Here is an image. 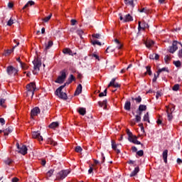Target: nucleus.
Listing matches in <instances>:
<instances>
[{
	"mask_svg": "<svg viewBox=\"0 0 182 182\" xmlns=\"http://www.w3.org/2000/svg\"><path fill=\"white\" fill-rule=\"evenodd\" d=\"M26 96L33 97L35 90H36V84L35 82H30L26 85Z\"/></svg>",
	"mask_w": 182,
	"mask_h": 182,
	"instance_id": "1",
	"label": "nucleus"
},
{
	"mask_svg": "<svg viewBox=\"0 0 182 182\" xmlns=\"http://www.w3.org/2000/svg\"><path fill=\"white\" fill-rule=\"evenodd\" d=\"M126 132H127V134L128 136L129 141H131V143H133L134 144H141V146H143L141 142H140V141L137 140V136L133 135V133H132V132H130V129H127L126 130Z\"/></svg>",
	"mask_w": 182,
	"mask_h": 182,
	"instance_id": "2",
	"label": "nucleus"
},
{
	"mask_svg": "<svg viewBox=\"0 0 182 182\" xmlns=\"http://www.w3.org/2000/svg\"><path fill=\"white\" fill-rule=\"evenodd\" d=\"M66 84L61 85L55 91V95L60 99H63L64 100H66L68 99V95H66L65 92H62Z\"/></svg>",
	"mask_w": 182,
	"mask_h": 182,
	"instance_id": "3",
	"label": "nucleus"
},
{
	"mask_svg": "<svg viewBox=\"0 0 182 182\" xmlns=\"http://www.w3.org/2000/svg\"><path fill=\"white\" fill-rule=\"evenodd\" d=\"M33 63L34 65L33 73V75H38L39 70H41L40 68L42 66V62L39 59L36 58L33 60Z\"/></svg>",
	"mask_w": 182,
	"mask_h": 182,
	"instance_id": "4",
	"label": "nucleus"
},
{
	"mask_svg": "<svg viewBox=\"0 0 182 182\" xmlns=\"http://www.w3.org/2000/svg\"><path fill=\"white\" fill-rule=\"evenodd\" d=\"M66 70H63L60 72V75H59L57 79L55 80V83H59L60 85H62L63 82L66 80Z\"/></svg>",
	"mask_w": 182,
	"mask_h": 182,
	"instance_id": "5",
	"label": "nucleus"
},
{
	"mask_svg": "<svg viewBox=\"0 0 182 182\" xmlns=\"http://www.w3.org/2000/svg\"><path fill=\"white\" fill-rule=\"evenodd\" d=\"M70 173V171L69 170H62L57 173L56 180H64Z\"/></svg>",
	"mask_w": 182,
	"mask_h": 182,
	"instance_id": "6",
	"label": "nucleus"
},
{
	"mask_svg": "<svg viewBox=\"0 0 182 182\" xmlns=\"http://www.w3.org/2000/svg\"><path fill=\"white\" fill-rule=\"evenodd\" d=\"M6 72H7V75H9V76H16V75H18V72H19V70H17L16 68H15L12 65H9L6 68Z\"/></svg>",
	"mask_w": 182,
	"mask_h": 182,
	"instance_id": "7",
	"label": "nucleus"
},
{
	"mask_svg": "<svg viewBox=\"0 0 182 182\" xmlns=\"http://www.w3.org/2000/svg\"><path fill=\"white\" fill-rule=\"evenodd\" d=\"M176 109L174 105H169L166 107V113L168 117V120L171 122L173 120V112Z\"/></svg>",
	"mask_w": 182,
	"mask_h": 182,
	"instance_id": "8",
	"label": "nucleus"
},
{
	"mask_svg": "<svg viewBox=\"0 0 182 182\" xmlns=\"http://www.w3.org/2000/svg\"><path fill=\"white\" fill-rule=\"evenodd\" d=\"M16 147L18 149V153H20V154H22L23 156L28 154V148L26 146L22 145L21 147H19V143H17Z\"/></svg>",
	"mask_w": 182,
	"mask_h": 182,
	"instance_id": "9",
	"label": "nucleus"
},
{
	"mask_svg": "<svg viewBox=\"0 0 182 182\" xmlns=\"http://www.w3.org/2000/svg\"><path fill=\"white\" fill-rule=\"evenodd\" d=\"M178 44L181 45V43H179L177 41H173L172 46L169 48L170 53H174V52L178 49V47L177 46Z\"/></svg>",
	"mask_w": 182,
	"mask_h": 182,
	"instance_id": "10",
	"label": "nucleus"
},
{
	"mask_svg": "<svg viewBox=\"0 0 182 182\" xmlns=\"http://www.w3.org/2000/svg\"><path fill=\"white\" fill-rule=\"evenodd\" d=\"M138 25V31H146L149 28V24L145 21H139Z\"/></svg>",
	"mask_w": 182,
	"mask_h": 182,
	"instance_id": "11",
	"label": "nucleus"
},
{
	"mask_svg": "<svg viewBox=\"0 0 182 182\" xmlns=\"http://www.w3.org/2000/svg\"><path fill=\"white\" fill-rule=\"evenodd\" d=\"M32 137L38 141H43V137L41 136V133H39V132H33L32 133Z\"/></svg>",
	"mask_w": 182,
	"mask_h": 182,
	"instance_id": "12",
	"label": "nucleus"
},
{
	"mask_svg": "<svg viewBox=\"0 0 182 182\" xmlns=\"http://www.w3.org/2000/svg\"><path fill=\"white\" fill-rule=\"evenodd\" d=\"M33 5H35V1H28L27 4L22 8L21 11L26 12V11H29V6H33Z\"/></svg>",
	"mask_w": 182,
	"mask_h": 182,
	"instance_id": "13",
	"label": "nucleus"
},
{
	"mask_svg": "<svg viewBox=\"0 0 182 182\" xmlns=\"http://www.w3.org/2000/svg\"><path fill=\"white\" fill-rule=\"evenodd\" d=\"M39 113H41V109H39V107H36L31 110V117H32V119H33V117L39 114Z\"/></svg>",
	"mask_w": 182,
	"mask_h": 182,
	"instance_id": "14",
	"label": "nucleus"
},
{
	"mask_svg": "<svg viewBox=\"0 0 182 182\" xmlns=\"http://www.w3.org/2000/svg\"><path fill=\"white\" fill-rule=\"evenodd\" d=\"M112 149L116 151L117 154H119L120 151L117 149V145L116 144V141H114V140H112Z\"/></svg>",
	"mask_w": 182,
	"mask_h": 182,
	"instance_id": "15",
	"label": "nucleus"
},
{
	"mask_svg": "<svg viewBox=\"0 0 182 182\" xmlns=\"http://www.w3.org/2000/svg\"><path fill=\"white\" fill-rule=\"evenodd\" d=\"M98 105L100 106V107H103L104 109H107V100H103L98 102Z\"/></svg>",
	"mask_w": 182,
	"mask_h": 182,
	"instance_id": "16",
	"label": "nucleus"
},
{
	"mask_svg": "<svg viewBox=\"0 0 182 182\" xmlns=\"http://www.w3.org/2000/svg\"><path fill=\"white\" fill-rule=\"evenodd\" d=\"M82 84L78 85L74 94L75 96H79V95L82 93Z\"/></svg>",
	"mask_w": 182,
	"mask_h": 182,
	"instance_id": "17",
	"label": "nucleus"
},
{
	"mask_svg": "<svg viewBox=\"0 0 182 182\" xmlns=\"http://www.w3.org/2000/svg\"><path fill=\"white\" fill-rule=\"evenodd\" d=\"M138 110L139 112V114H141V112H146V110H147V106H146L145 105H140L139 106Z\"/></svg>",
	"mask_w": 182,
	"mask_h": 182,
	"instance_id": "18",
	"label": "nucleus"
},
{
	"mask_svg": "<svg viewBox=\"0 0 182 182\" xmlns=\"http://www.w3.org/2000/svg\"><path fill=\"white\" fill-rule=\"evenodd\" d=\"M168 154V150L165 149L162 154V157H163L164 163H167Z\"/></svg>",
	"mask_w": 182,
	"mask_h": 182,
	"instance_id": "19",
	"label": "nucleus"
},
{
	"mask_svg": "<svg viewBox=\"0 0 182 182\" xmlns=\"http://www.w3.org/2000/svg\"><path fill=\"white\" fill-rule=\"evenodd\" d=\"M149 58L152 59L153 60H159V59H160V55H159V54H156L154 53H153L152 54L149 55Z\"/></svg>",
	"mask_w": 182,
	"mask_h": 182,
	"instance_id": "20",
	"label": "nucleus"
},
{
	"mask_svg": "<svg viewBox=\"0 0 182 182\" xmlns=\"http://www.w3.org/2000/svg\"><path fill=\"white\" fill-rule=\"evenodd\" d=\"M133 21V16L130 14H127L124 16V22H132Z\"/></svg>",
	"mask_w": 182,
	"mask_h": 182,
	"instance_id": "21",
	"label": "nucleus"
},
{
	"mask_svg": "<svg viewBox=\"0 0 182 182\" xmlns=\"http://www.w3.org/2000/svg\"><path fill=\"white\" fill-rule=\"evenodd\" d=\"M46 143L47 144H50L51 146H56V144H58L52 138L47 139Z\"/></svg>",
	"mask_w": 182,
	"mask_h": 182,
	"instance_id": "22",
	"label": "nucleus"
},
{
	"mask_svg": "<svg viewBox=\"0 0 182 182\" xmlns=\"http://www.w3.org/2000/svg\"><path fill=\"white\" fill-rule=\"evenodd\" d=\"M145 45L146 46V48H151V46H154V41H153L151 40H147L145 42Z\"/></svg>",
	"mask_w": 182,
	"mask_h": 182,
	"instance_id": "23",
	"label": "nucleus"
},
{
	"mask_svg": "<svg viewBox=\"0 0 182 182\" xmlns=\"http://www.w3.org/2000/svg\"><path fill=\"white\" fill-rule=\"evenodd\" d=\"M140 171V169L139 168V166L136 167L134 170L131 173L130 177H134V176L137 175V173Z\"/></svg>",
	"mask_w": 182,
	"mask_h": 182,
	"instance_id": "24",
	"label": "nucleus"
},
{
	"mask_svg": "<svg viewBox=\"0 0 182 182\" xmlns=\"http://www.w3.org/2000/svg\"><path fill=\"white\" fill-rule=\"evenodd\" d=\"M52 46H53V41H52L51 40L48 41V43L46 44V50H48V49H50V48H52Z\"/></svg>",
	"mask_w": 182,
	"mask_h": 182,
	"instance_id": "25",
	"label": "nucleus"
},
{
	"mask_svg": "<svg viewBox=\"0 0 182 182\" xmlns=\"http://www.w3.org/2000/svg\"><path fill=\"white\" fill-rule=\"evenodd\" d=\"M78 113H79L81 116H85V114H86V108L80 107V108L78 109Z\"/></svg>",
	"mask_w": 182,
	"mask_h": 182,
	"instance_id": "26",
	"label": "nucleus"
},
{
	"mask_svg": "<svg viewBox=\"0 0 182 182\" xmlns=\"http://www.w3.org/2000/svg\"><path fill=\"white\" fill-rule=\"evenodd\" d=\"M131 106H132V103L130 102V101L126 102L124 105L125 110H127L128 112L130 111Z\"/></svg>",
	"mask_w": 182,
	"mask_h": 182,
	"instance_id": "27",
	"label": "nucleus"
},
{
	"mask_svg": "<svg viewBox=\"0 0 182 182\" xmlns=\"http://www.w3.org/2000/svg\"><path fill=\"white\" fill-rule=\"evenodd\" d=\"M114 42L117 43V49H122V48H123V44L120 43V41H119L117 38L114 39Z\"/></svg>",
	"mask_w": 182,
	"mask_h": 182,
	"instance_id": "28",
	"label": "nucleus"
},
{
	"mask_svg": "<svg viewBox=\"0 0 182 182\" xmlns=\"http://www.w3.org/2000/svg\"><path fill=\"white\" fill-rule=\"evenodd\" d=\"M161 72H168V69L167 68H163L159 69L157 71V77H159Z\"/></svg>",
	"mask_w": 182,
	"mask_h": 182,
	"instance_id": "29",
	"label": "nucleus"
},
{
	"mask_svg": "<svg viewBox=\"0 0 182 182\" xmlns=\"http://www.w3.org/2000/svg\"><path fill=\"white\" fill-rule=\"evenodd\" d=\"M48 127H49L50 129H56V127H59V123H58V122H53V123H51V124L48 126Z\"/></svg>",
	"mask_w": 182,
	"mask_h": 182,
	"instance_id": "30",
	"label": "nucleus"
},
{
	"mask_svg": "<svg viewBox=\"0 0 182 182\" xmlns=\"http://www.w3.org/2000/svg\"><path fill=\"white\" fill-rule=\"evenodd\" d=\"M53 173H55V169H50L46 173V178H49L51 176H53Z\"/></svg>",
	"mask_w": 182,
	"mask_h": 182,
	"instance_id": "31",
	"label": "nucleus"
},
{
	"mask_svg": "<svg viewBox=\"0 0 182 182\" xmlns=\"http://www.w3.org/2000/svg\"><path fill=\"white\" fill-rule=\"evenodd\" d=\"M124 4H126V5H131V6H134V0H124Z\"/></svg>",
	"mask_w": 182,
	"mask_h": 182,
	"instance_id": "32",
	"label": "nucleus"
},
{
	"mask_svg": "<svg viewBox=\"0 0 182 182\" xmlns=\"http://www.w3.org/2000/svg\"><path fill=\"white\" fill-rule=\"evenodd\" d=\"M15 47H14L13 48L11 49H8L5 51L4 53V55L5 56H9V55H11V53H12V52H14V49Z\"/></svg>",
	"mask_w": 182,
	"mask_h": 182,
	"instance_id": "33",
	"label": "nucleus"
},
{
	"mask_svg": "<svg viewBox=\"0 0 182 182\" xmlns=\"http://www.w3.org/2000/svg\"><path fill=\"white\" fill-rule=\"evenodd\" d=\"M4 163L7 166H11L14 163V161L11 159H7L4 161Z\"/></svg>",
	"mask_w": 182,
	"mask_h": 182,
	"instance_id": "34",
	"label": "nucleus"
},
{
	"mask_svg": "<svg viewBox=\"0 0 182 182\" xmlns=\"http://www.w3.org/2000/svg\"><path fill=\"white\" fill-rule=\"evenodd\" d=\"M50 18H52V13L50 14L49 16L45 17L44 18L42 19L43 22H49L50 21Z\"/></svg>",
	"mask_w": 182,
	"mask_h": 182,
	"instance_id": "35",
	"label": "nucleus"
},
{
	"mask_svg": "<svg viewBox=\"0 0 182 182\" xmlns=\"http://www.w3.org/2000/svg\"><path fill=\"white\" fill-rule=\"evenodd\" d=\"M139 12H144V14H149L150 10L149 9H147L146 7H145V8H142V9H139Z\"/></svg>",
	"mask_w": 182,
	"mask_h": 182,
	"instance_id": "36",
	"label": "nucleus"
},
{
	"mask_svg": "<svg viewBox=\"0 0 182 182\" xmlns=\"http://www.w3.org/2000/svg\"><path fill=\"white\" fill-rule=\"evenodd\" d=\"M149 75V76H151V67L148 65L146 66V72L145 73L146 75Z\"/></svg>",
	"mask_w": 182,
	"mask_h": 182,
	"instance_id": "37",
	"label": "nucleus"
},
{
	"mask_svg": "<svg viewBox=\"0 0 182 182\" xmlns=\"http://www.w3.org/2000/svg\"><path fill=\"white\" fill-rule=\"evenodd\" d=\"M76 80V78L73 75H70V77L68 78V83H72V82H75Z\"/></svg>",
	"mask_w": 182,
	"mask_h": 182,
	"instance_id": "38",
	"label": "nucleus"
},
{
	"mask_svg": "<svg viewBox=\"0 0 182 182\" xmlns=\"http://www.w3.org/2000/svg\"><path fill=\"white\" fill-rule=\"evenodd\" d=\"M144 122H148L150 123V119L149 118V112H146L144 116Z\"/></svg>",
	"mask_w": 182,
	"mask_h": 182,
	"instance_id": "39",
	"label": "nucleus"
},
{
	"mask_svg": "<svg viewBox=\"0 0 182 182\" xmlns=\"http://www.w3.org/2000/svg\"><path fill=\"white\" fill-rule=\"evenodd\" d=\"M63 53H65V54L69 53V54H70V53H72V50H70V48H64L63 50Z\"/></svg>",
	"mask_w": 182,
	"mask_h": 182,
	"instance_id": "40",
	"label": "nucleus"
},
{
	"mask_svg": "<svg viewBox=\"0 0 182 182\" xmlns=\"http://www.w3.org/2000/svg\"><path fill=\"white\" fill-rule=\"evenodd\" d=\"M106 53H110V52H114V48H112V46H109L106 50Z\"/></svg>",
	"mask_w": 182,
	"mask_h": 182,
	"instance_id": "41",
	"label": "nucleus"
},
{
	"mask_svg": "<svg viewBox=\"0 0 182 182\" xmlns=\"http://www.w3.org/2000/svg\"><path fill=\"white\" fill-rule=\"evenodd\" d=\"M132 100H135L136 103H141V97L138 96L136 98H132Z\"/></svg>",
	"mask_w": 182,
	"mask_h": 182,
	"instance_id": "42",
	"label": "nucleus"
},
{
	"mask_svg": "<svg viewBox=\"0 0 182 182\" xmlns=\"http://www.w3.org/2000/svg\"><path fill=\"white\" fill-rule=\"evenodd\" d=\"M3 133L4 136H8V134L11 133V129H9V128H6V129L3 130Z\"/></svg>",
	"mask_w": 182,
	"mask_h": 182,
	"instance_id": "43",
	"label": "nucleus"
},
{
	"mask_svg": "<svg viewBox=\"0 0 182 182\" xmlns=\"http://www.w3.org/2000/svg\"><path fill=\"white\" fill-rule=\"evenodd\" d=\"M180 89V85L178 84H176L172 87V90H174V92H177Z\"/></svg>",
	"mask_w": 182,
	"mask_h": 182,
	"instance_id": "44",
	"label": "nucleus"
},
{
	"mask_svg": "<svg viewBox=\"0 0 182 182\" xmlns=\"http://www.w3.org/2000/svg\"><path fill=\"white\" fill-rule=\"evenodd\" d=\"M173 65H175V66H176V68H181V62H180V60L173 61Z\"/></svg>",
	"mask_w": 182,
	"mask_h": 182,
	"instance_id": "45",
	"label": "nucleus"
},
{
	"mask_svg": "<svg viewBox=\"0 0 182 182\" xmlns=\"http://www.w3.org/2000/svg\"><path fill=\"white\" fill-rule=\"evenodd\" d=\"M115 82H116V79L113 78L109 82V84L108 85V87H110L112 86V87H114Z\"/></svg>",
	"mask_w": 182,
	"mask_h": 182,
	"instance_id": "46",
	"label": "nucleus"
},
{
	"mask_svg": "<svg viewBox=\"0 0 182 182\" xmlns=\"http://www.w3.org/2000/svg\"><path fill=\"white\" fill-rule=\"evenodd\" d=\"M107 95V90H105L103 92H100L99 94V97H103V96H106Z\"/></svg>",
	"mask_w": 182,
	"mask_h": 182,
	"instance_id": "47",
	"label": "nucleus"
},
{
	"mask_svg": "<svg viewBox=\"0 0 182 182\" xmlns=\"http://www.w3.org/2000/svg\"><path fill=\"white\" fill-rule=\"evenodd\" d=\"M136 155L139 156V157H142V156L144 155V151H143V150L138 151Z\"/></svg>",
	"mask_w": 182,
	"mask_h": 182,
	"instance_id": "48",
	"label": "nucleus"
},
{
	"mask_svg": "<svg viewBox=\"0 0 182 182\" xmlns=\"http://www.w3.org/2000/svg\"><path fill=\"white\" fill-rule=\"evenodd\" d=\"M92 43L93 45H98V46H102V43H100V41H99L95 40V41H92Z\"/></svg>",
	"mask_w": 182,
	"mask_h": 182,
	"instance_id": "49",
	"label": "nucleus"
},
{
	"mask_svg": "<svg viewBox=\"0 0 182 182\" xmlns=\"http://www.w3.org/2000/svg\"><path fill=\"white\" fill-rule=\"evenodd\" d=\"M141 114H139V115H136V117H135V122H136L137 123H139V122H141Z\"/></svg>",
	"mask_w": 182,
	"mask_h": 182,
	"instance_id": "50",
	"label": "nucleus"
},
{
	"mask_svg": "<svg viewBox=\"0 0 182 182\" xmlns=\"http://www.w3.org/2000/svg\"><path fill=\"white\" fill-rule=\"evenodd\" d=\"M95 166L94 164H92L91 166H90V169L88 170V173L89 174H92V173H93V167Z\"/></svg>",
	"mask_w": 182,
	"mask_h": 182,
	"instance_id": "51",
	"label": "nucleus"
},
{
	"mask_svg": "<svg viewBox=\"0 0 182 182\" xmlns=\"http://www.w3.org/2000/svg\"><path fill=\"white\" fill-rule=\"evenodd\" d=\"M82 150H83V149H82L81 146H77L75 148L76 153H82Z\"/></svg>",
	"mask_w": 182,
	"mask_h": 182,
	"instance_id": "52",
	"label": "nucleus"
},
{
	"mask_svg": "<svg viewBox=\"0 0 182 182\" xmlns=\"http://www.w3.org/2000/svg\"><path fill=\"white\" fill-rule=\"evenodd\" d=\"M4 103H5V100L1 99L0 100V106H1V107H6V106H5V105H4Z\"/></svg>",
	"mask_w": 182,
	"mask_h": 182,
	"instance_id": "53",
	"label": "nucleus"
},
{
	"mask_svg": "<svg viewBox=\"0 0 182 182\" xmlns=\"http://www.w3.org/2000/svg\"><path fill=\"white\" fill-rule=\"evenodd\" d=\"M16 61L21 64V68H23L25 63H22V61L21 60V58H16Z\"/></svg>",
	"mask_w": 182,
	"mask_h": 182,
	"instance_id": "54",
	"label": "nucleus"
},
{
	"mask_svg": "<svg viewBox=\"0 0 182 182\" xmlns=\"http://www.w3.org/2000/svg\"><path fill=\"white\" fill-rule=\"evenodd\" d=\"M171 59V58H170V56L168 55H166L164 58V60L166 62V63H168V61H170Z\"/></svg>",
	"mask_w": 182,
	"mask_h": 182,
	"instance_id": "55",
	"label": "nucleus"
},
{
	"mask_svg": "<svg viewBox=\"0 0 182 182\" xmlns=\"http://www.w3.org/2000/svg\"><path fill=\"white\" fill-rule=\"evenodd\" d=\"M77 35H79V36H80V38H82V35H83L84 32L82 31V30H77Z\"/></svg>",
	"mask_w": 182,
	"mask_h": 182,
	"instance_id": "56",
	"label": "nucleus"
},
{
	"mask_svg": "<svg viewBox=\"0 0 182 182\" xmlns=\"http://www.w3.org/2000/svg\"><path fill=\"white\" fill-rule=\"evenodd\" d=\"M8 26H12L14 25V20L10 19L7 23Z\"/></svg>",
	"mask_w": 182,
	"mask_h": 182,
	"instance_id": "57",
	"label": "nucleus"
},
{
	"mask_svg": "<svg viewBox=\"0 0 182 182\" xmlns=\"http://www.w3.org/2000/svg\"><path fill=\"white\" fill-rule=\"evenodd\" d=\"M92 38H95L96 39H99V38H100V34L94 33V34H92Z\"/></svg>",
	"mask_w": 182,
	"mask_h": 182,
	"instance_id": "58",
	"label": "nucleus"
},
{
	"mask_svg": "<svg viewBox=\"0 0 182 182\" xmlns=\"http://www.w3.org/2000/svg\"><path fill=\"white\" fill-rule=\"evenodd\" d=\"M70 22H71V25L75 26V25H76V23H77V21H76V20H75V19H72V20L70 21Z\"/></svg>",
	"mask_w": 182,
	"mask_h": 182,
	"instance_id": "59",
	"label": "nucleus"
},
{
	"mask_svg": "<svg viewBox=\"0 0 182 182\" xmlns=\"http://www.w3.org/2000/svg\"><path fill=\"white\" fill-rule=\"evenodd\" d=\"M0 123L1 126H4V124H5V119L4 118H0Z\"/></svg>",
	"mask_w": 182,
	"mask_h": 182,
	"instance_id": "60",
	"label": "nucleus"
},
{
	"mask_svg": "<svg viewBox=\"0 0 182 182\" xmlns=\"http://www.w3.org/2000/svg\"><path fill=\"white\" fill-rule=\"evenodd\" d=\"M12 182H18L19 181V178L14 177L11 179Z\"/></svg>",
	"mask_w": 182,
	"mask_h": 182,
	"instance_id": "61",
	"label": "nucleus"
},
{
	"mask_svg": "<svg viewBox=\"0 0 182 182\" xmlns=\"http://www.w3.org/2000/svg\"><path fill=\"white\" fill-rule=\"evenodd\" d=\"M8 6H9V8H10V9L14 8V3L9 2V3L8 4Z\"/></svg>",
	"mask_w": 182,
	"mask_h": 182,
	"instance_id": "62",
	"label": "nucleus"
},
{
	"mask_svg": "<svg viewBox=\"0 0 182 182\" xmlns=\"http://www.w3.org/2000/svg\"><path fill=\"white\" fill-rule=\"evenodd\" d=\"M156 123L157 124H162L163 121L160 118H159L156 121Z\"/></svg>",
	"mask_w": 182,
	"mask_h": 182,
	"instance_id": "63",
	"label": "nucleus"
},
{
	"mask_svg": "<svg viewBox=\"0 0 182 182\" xmlns=\"http://www.w3.org/2000/svg\"><path fill=\"white\" fill-rule=\"evenodd\" d=\"M41 165H43V166H46V160L43 159L41 161Z\"/></svg>",
	"mask_w": 182,
	"mask_h": 182,
	"instance_id": "64",
	"label": "nucleus"
}]
</instances>
